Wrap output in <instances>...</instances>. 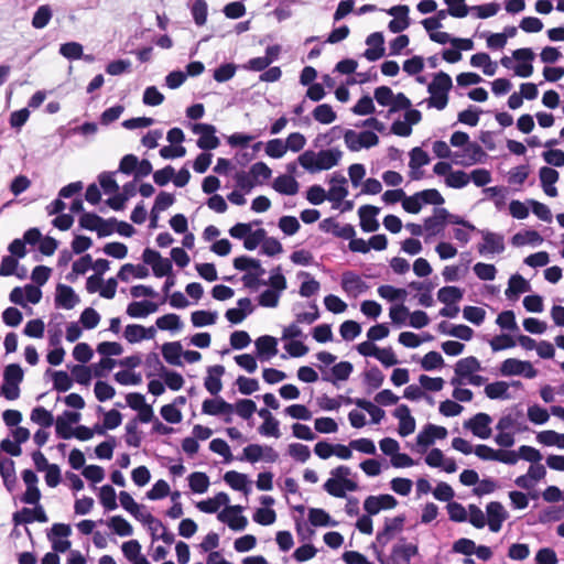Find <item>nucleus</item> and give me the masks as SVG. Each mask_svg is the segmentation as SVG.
<instances>
[{
  "instance_id": "nucleus-31",
  "label": "nucleus",
  "mask_w": 564,
  "mask_h": 564,
  "mask_svg": "<svg viewBox=\"0 0 564 564\" xmlns=\"http://www.w3.org/2000/svg\"><path fill=\"white\" fill-rule=\"evenodd\" d=\"M188 486L195 494H204L209 487V478L205 473L194 471L188 476Z\"/></svg>"
},
{
  "instance_id": "nucleus-47",
  "label": "nucleus",
  "mask_w": 564,
  "mask_h": 564,
  "mask_svg": "<svg viewBox=\"0 0 564 564\" xmlns=\"http://www.w3.org/2000/svg\"><path fill=\"white\" fill-rule=\"evenodd\" d=\"M59 54L69 61L80 59L83 45L77 42H67L59 46Z\"/></svg>"
},
{
  "instance_id": "nucleus-35",
  "label": "nucleus",
  "mask_w": 564,
  "mask_h": 564,
  "mask_svg": "<svg viewBox=\"0 0 564 564\" xmlns=\"http://www.w3.org/2000/svg\"><path fill=\"white\" fill-rule=\"evenodd\" d=\"M312 115L317 122L323 124H329L334 122L337 118L336 112L328 104H322L316 106Z\"/></svg>"
},
{
  "instance_id": "nucleus-17",
  "label": "nucleus",
  "mask_w": 564,
  "mask_h": 564,
  "mask_svg": "<svg viewBox=\"0 0 564 564\" xmlns=\"http://www.w3.org/2000/svg\"><path fill=\"white\" fill-rule=\"evenodd\" d=\"M258 357L261 360H269L278 354V340L275 337L270 335H263L254 341Z\"/></svg>"
},
{
  "instance_id": "nucleus-27",
  "label": "nucleus",
  "mask_w": 564,
  "mask_h": 564,
  "mask_svg": "<svg viewBox=\"0 0 564 564\" xmlns=\"http://www.w3.org/2000/svg\"><path fill=\"white\" fill-rule=\"evenodd\" d=\"M229 496L221 491L218 492L214 498L199 501L196 507L199 511L205 513H215L218 511L220 506H227L229 503Z\"/></svg>"
},
{
  "instance_id": "nucleus-51",
  "label": "nucleus",
  "mask_w": 564,
  "mask_h": 564,
  "mask_svg": "<svg viewBox=\"0 0 564 564\" xmlns=\"http://www.w3.org/2000/svg\"><path fill=\"white\" fill-rule=\"evenodd\" d=\"M119 500L121 507L134 518H139V511L145 508L144 506L137 503L132 496L127 491H120Z\"/></svg>"
},
{
  "instance_id": "nucleus-57",
  "label": "nucleus",
  "mask_w": 564,
  "mask_h": 564,
  "mask_svg": "<svg viewBox=\"0 0 564 564\" xmlns=\"http://www.w3.org/2000/svg\"><path fill=\"white\" fill-rule=\"evenodd\" d=\"M469 175L460 170L451 172L445 180L446 185L452 188H463L469 183Z\"/></svg>"
},
{
  "instance_id": "nucleus-24",
  "label": "nucleus",
  "mask_w": 564,
  "mask_h": 564,
  "mask_svg": "<svg viewBox=\"0 0 564 564\" xmlns=\"http://www.w3.org/2000/svg\"><path fill=\"white\" fill-rule=\"evenodd\" d=\"M158 311V304L151 301L131 302L127 307V314L132 318H143Z\"/></svg>"
},
{
  "instance_id": "nucleus-5",
  "label": "nucleus",
  "mask_w": 564,
  "mask_h": 564,
  "mask_svg": "<svg viewBox=\"0 0 564 564\" xmlns=\"http://www.w3.org/2000/svg\"><path fill=\"white\" fill-rule=\"evenodd\" d=\"M492 419L489 414L479 412L464 422V427L469 430L475 436L487 440L491 435L490 424Z\"/></svg>"
},
{
  "instance_id": "nucleus-3",
  "label": "nucleus",
  "mask_w": 564,
  "mask_h": 564,
  "mask_svg": "<svg viewBox=\"0 0 564 564\" xmlns=\"http://www.w3.org/2000/svg\"><path fill=\"white\" fill-rule=\"evenodd\" d=\"M419 553L416 544L399 543L393 545L388 558L378 557L381 564H409L411 558Z\"/></svg>"
},
{
  "instance_id": "nucleus-52",
  "label": "nucleus",
  "mask_w": 564,
  "mask_h": 564,
  "mask_svg": "<svg viewBox=\"0 0 564 564\" xmlns=\"http://www.w3.org/2000/svg\"><path fill=\"white\" fill-rule=\"evenodd\" d=\"M523 360L516 358L506 359L500 367L502 376H520L523 372Z\"/></svg>"
},
{
  "instance_id": "nucleus-64",
  "label": "nucleus",
  "mask_w": 564,
  "mask_h": 564,
  "mask_svg": "<svg viewBox=\"0 0 564 564\" xmlns=\"http://www.w3.org/2000/svg\"><path fill=\"white\" fill-rule=\"evenodd\" d=\"M444 365V359L442 355L437 351H430L425 354V356L421 360V367L426 370L431 371L436 368H440Z\"/></svg>"
},
{
  "instance_id": "nucleus-28",
  "label": "nucleus",
  "mask_w": 564,
  "mask_h": 564,
  "mask_svg": "<svg viewBox=\"0 0 564 564\" xmlns=\"http://www.w3.org/2000/svg\"><path fill=\"white\" fill-rule=\"evenodd\" d=\"M308 521L314 527H336L337 522L324 510L311 508L308 510Z\"/></svg>"
},
{
  "instance_id": "nucleus-55",
  "label": "nucleus",
  "mask_w": 564,
  "mask_h": 564,
  "mask_svg": "<svg viewBox=\"0 0 564 564\" xmlns=\"http://www.w3.org/2000/svg\"><path fill=\"white\" fill-rule=\"evenodd\" d=\"M351 111L357 116H367L376 111L373 100L369 95L362 96L352 107Z\"/></svg>"
},
{
  "instance_id": "nucleus-61",
  "label": "nucleus",
  "mask_w": 564,
  "mask_h": 564,
  "mask_svg": "<svg viewBox=\"0 0 564 564\" xmlns=\"http://www.w3.org/2000/svg\"><path fill=\"white\" fill-rule=\"evenodd\" d=\"M95 395L98 401L105 402L112 399L116 394V390L112 386L105 381L98 380L94 388Z\"/></svg>"
},
{
  "instance_id": "nucleus-38",
  "label": "nucleus",
  "mask_w": 564,
  "mask_h": 564,
  "mask_svg": "<svg viewBox=\"0 0 564 564\" xmlns=\"http://www.w3.org/2000/svg\"><path fill=\"white\" fill-rule=\"evenodd\" d=\"M383 380H384V375L376 366H373L370 369H368L367 371H365L364 381L369 388L368 392L379 389L382 386Z\"/></svg>"
},
{
  "instance_id": "nucleus-56",
  "label": "nucleus",
  "mask_w": 564,
  "mask_h": 564,
  "mask_svg": "<svg viewBox=\"0 0 564 564\" xmlns=\"http://www.w3.org/2000/svg\"><path fill=\"white\" fill-rule=\"evenodd\" d=\"M463 317L466 321L479 326L485 321L486 311L478 306H465L463 310Z\"/></svg>"
},
{
  "instance_id": "nucleus-58",
  "label": "nucleus",
  "mask_w": 564,
  "mask_h": 564,
  "mask_svg": "<svg viewBox=\"0 0 564 564\" xmlns=\"http://www.w3.org/2000/svg\"><path fill=\"white\" fill-rule=\"evenodd\" d=\"M267 284L270 285L271 290L276 291L279 294H281L286 289V279L282 274L280 267H276L272 270Z\"/></svg>"
},
{
  "instance_id": "nucleus-46",
  "label": "nucleus",
  "mask_w": 564,
  "mask_h": 564,
  "mask_svg": "<svg viewBox=\"0 0 564 564\" xmlns=\"http://www.w3.org/2000/svg\"><path fill=\"white\" fill-rule=\"evenodd\" d=\"M53 388L58 392H66L73 386V378L63 370L52 372Z\"/></svg>"
},
{
  "instance_id": "nucleus-2",
  "label": "nucleus",
  "mask_w": 564,
  "mask_h": 564,
  "mask_svg": "<svg viewBox=\"0 0 564 564\" xmlns=\"http://www.w3.org/2000/svg\"><path fill=\"white\" fill-rule=\"evenodd\" d=\"M453 87L451 76L445 72H438L434 75L433 80L427 86L431 97L427 99L429 107L443 110L448 102V91Z\"/></svg>"
},
{
  "instance_id": "nucleus-34",
  "label": "nucleus",
  "mask_w": 564,
  "mask_h": 564,
  "mask_svg": "<svg viewBox=\"0 0 564 564\" xmlns=\"http://www.w3.org/2000/svg\"><path fill=\"white\" fill-rule=\"evenodd\" d=\"M99 500L107 511L118 508L116 490L110 485H104L99 490Z\"/></svg>"
},
{
  "instance_id": "nucleus-37",
  "label": "nucleus",
  "mask_w": 564,
  "mask_h": 564,
  "mask_svg": "<svg viewBox=\"0 0 564 564\" xmlns=\"http://www.w3.org/2000/svg\"><path fill=\"white\" fill-rule=\"evenodd\" d=\"M218 317L217 312H210V311H195L191 315V321L193 326L195 327H204L207 325H213L216 323Z\"/></svg>"
},
{
  "instance_id": "nucleus-62",
  "label": "nucleus",
  "mask_w": 564,
  "mask_h": 564,
  "mask_svg": "<svg viewBox=\"0 0 564 564\" xmlns=\"http://www.w3.org/2000/svg\"><path fill=\"white\" fill-rule=\"evenodd\" d=\"M474 272L482 281H492L496 278L497 269L494 264L478 262L474 265Z\"/></svg>"
},
{
  "instance_id": "nucleus-1",
  "label": "nucleus",
  "mask_w": 564,
  "mask_h": 564,
  "mask_svg": "<svg viewBox=\"0 0 564 564\" xmlns=\"http://www.w3.org/2000/svg\"><path fill=\"white\" fill-rule=\"evenodd\" d=\"M341 155L343 153L338 149L321 150L317 153L312 150H306L297 158V162L308 173L315 174L336 166Z\"/></svg>"
},
{
  "instance_id": "nucleus-41",
  "label": "nucleus",
  "mask_w": 564,
  "mask_h": 564,
  "mask_svg": "<svg viewBox=\"0 0 564 564\" xmlns=\"http://www.w3.org/2000/svg\"><path fill=\"white\" fill-rule=\"evenodd\" d=\"M52 9L48 4H43L36 9L32 18V26L34 29L45 28L52 19Z\"/></svg>"
},
{
  "instance_id": "nucleus-20",
  "label": "nucleus",
  "mask_w": 564,
  "mask_h": 564,
  "mask_svg": "<svg viewBox=\"0 0 564 564\" xmlns=\"http://www.w3.org/2000/svg\"><path fill=\"white\" fill-rule=\"evenodd\" d=\"M354 370V366L349 361H340L330 369V375L323 372L322 379L336 384V381H346Z\"/></svg>"
},
{
  "instance_id": "nucleus-14",
  "label": "nucleus",
  "mask_w": 564,
  "mask_h": 564,
  "mask_svg": "<svg viewBox=\"0 0 564 564\" xmlns=\"http://www.w3.org/2000/svg\"><path fill=\"white\" fill-rule=\"evenodd\" d=\"M321 230L325 232H332L335 237L341 239H350L356 236V231L352 225L345 224L340 225L333 218H326L319 223Z\"/></svg>"
},
{
  "instance_id": "nucleus-21",
  "label": "nucleus",
  "mask_w": 564,
  "mask_h": 564,
  "mask_svg": "<svg viewBox=\"0 0 564 564\" xmlns=\"http://www.w3.org/2000/svg\"><path fill=\"white\" fill-rule=\"evenodd\" d=\"M224 480L234 490L241 491L245 495H248L251 491L250 481L246 474H241L236 470H229L225 474Z\"/></svg>"
},
{
  "instance_id": "nucleus-60",
  "label": "nucleus",
  "mask_w": 564,
  "mask_h": 564,
  "mask_svg": "<svg viewBox=\"0 0 564 564\" xmlns=\"http://www.w3.org/2000/svg\"><path fill=\"white\" fill-rule=\"evenodd\" d=\"M339 333L343 339L352 340L361 333V326L355 321H345L339 327Z\"/></svg>"
},
{
  "instance_id": "nucleus-29",
  "label": "nucleus",
  "mask_w": 564,
  "mask_h": 564,
  "mask_svg": "<svg viewBox=\"0 0 564 564\" xmlns=\"http://www.w3.org/2000/svg\"><path fill=\"white\" fill-rule=\"evenodd\" d=\"M542 241H543V238L535 230H525V231L517 232L511 239V243L517 247L524 246V245L538 246V245L542 243Z\"/></svg>"
},
{
  "instance_id": "nucleus-44",
  "label": "nucleus",
  "mask_w": 564,
  "mask_h": 564,
  "mask_svg": "<svg viewBox=\"0 0 564 564\" xmlns=\"http://www.w3.org/2000/svg\"><path fill=\"white\" fill-rule=\"evenodd\" d=\"M234 411L243 420H249L257 411V404L251 399H241L234 404Z\"/></svg>"
},
{
  "instance_id": "nucleus-23",
  "label": "nucleus",
  "mask_w": 564,
  "mask_h": 564,
  "mask_svg": "<svg viewBox=\"0 0 564 564\" xmlns=\"http://www.w3.org/2000/svg\"><path fill=\"white\" fill-rule=\"evenodd\" d=\"M481 370V365L479 360L474 357L469 356L463 359H459L455 365V375L459 378H468L474 372Z\"/></svg>"
},
{
  "instance_id": "nucleus-11",
  "label": "nucleus",
  "mask_w": 564,
  "mask_h": 564,
  "mask_svg": "<svg viewBox=\"0 0 564 564\" xmlns=\"http://www.w3.org/2000/svg\"><path fill=\"white\" fill-rule=\"evenodd\" d=\"M202 411L204 414L208 415L228 414V416L225 417V422L230 423L232 421L230 414L234 412V404L228 403L221 398L206 399L203 402Z\"/></svg>"
},
{
  "instance_id": "nucleus-12",
  "label": "nucleus",
  "mask_w": 564,
  "mask_h": 564,
  "mask_svg": "<svg viewBox=\"0 0 564 564\" xmlns=\"http://www.w3.org/2000/svg\"><path fill=\"white\" fill-rule=\"evenodd\" d=\"M329 183L330 188L326 194V198L338 205L348 195V189L346 187L347 180L343 174L334 173L329 180Z\"/></svg>"
},
{
  "instance_id": "nucleus-8",
  "label": "nucleus",
  "mask_w": 564,
  "mask_h": 564,
  "mask_svg": "<svg viewBox=\"0 0 564 564\" xmlns=\"http://www.w3.org/2000/svg\"><path fill=\"white\" fill-rule=\"evenodd\" d=\"M405 520V514H399L394 518H386L383 529L377 533V542L382 546L387 545L394 532L403 530Z\"/></svg>"
},
{
  "instance_id": "nucleus-50",
  "label": "nucleus",
  "mask_w": 564,
  "mask_h": 564,
  "mask_svg": "<svg viewBox=\"0 0 564 564\" xmlns=\"http://www.w3.org/2000/svg\"><path fill=\"white\" fill-rule=\"evenodd\" d=\"M73 381L83 386H88L91 381L93 373L91 369L85 365H75L70 369Z\"/></svg>"
},
{
  "instance_id": "nucleus-18",
  "label": "nucleus",
  "mask_w": 564,
  "mask_h": 564,
  "mask_svg": "<svg viewBox=\"0 0 564 564\" xmlns=\"http://www.w3.org/2000/svg\"><path fill=\"white\" fill-rule=\"evenodd\" d=\"M340 284L347 293L361 294L369 289L368 284L354 271L344 272Z\"/></svg>"
},
{
  "instance_id": "nucleus-7",
  "label": "nucleus",
  "mask_w": 564,
  "mask_h": 564,
  "mask_svg": "<svg viewBox=\"0 0 564 564\" xmlns=\"http://www.w3.org/2000/svg\"><path fill=\"white\" fill-rule=\"evenodd\" d=\"M488 527L491 532H499L509 513L501 502L491 501L486 507Z\"/></svg>"
},
{
  "instance_id": "nucleus-43",
  "label": "nucleus",
  "mask_w": 564,
  "mask_h": 564,
  "mask_svg": "<svg viewBox=\"0 0 564 564\" xmlns=\"http://www.w3.org/2000/svg\"><path fill=\"white\" fill-rule=\"evenodd\" d=\"M299 276H304L308 279L307 281H304L300 286L299 293L301 296L310 297L319 291V282L311 278V274L308 272L302 271L299 273Z\"/></svg>"
},
{
  "instance_id": "nucleus-33",
  "label": "nucleus",
  "mask_w": 564,
  "mask_h": 564,
  "mask_svg": "<svg viewBox=\"0 0 564 564\" xmlns=\"http://www.w3.org/2000/svg\"><path fill=\"white\" fill-rule=\"evenodd\" d=\"M108 527L119 536H130L133 533L132 525L121 516L111 517Z\"/></svg>"
},
{
  "instance_id": "nucleus-39",
  "label": "nucleus",
  "mask_w": 564,
  "mask_h": 564,
  "mask_svg": "<svg viewBox=\"0 0 564 564\" xmlns=\"http://www.w3.org/2000/svg\"><path fill=\"white\" fill-rule=\"evenodd\" d=\"M355 404L359 409H362L369 413V415L371 416V422L373 424L380 423V421L384 417V411L366 399H357V401H355Z\"/></svg>"
},
{
  "instance_id": "nucleus-16",
  "label": "nucleus",
  "mask_w": 564,
  "mask_h": 564,
  "mask_svg": "<svg viewBox=\"0 0 564 564\" xmlns=\"http://www.w3.org/2000/svg\"><path fill=\"white\" fill-rule=\"evenodd\" d=\"M447 209L444 207H435L433 216L424 219V230L430 236L438 235L446 225Z\"/></svg>"
},
{
  "instance_id": "nucleus-45",
  "label": "nucleus",
  "mask_w": 564,
  "mask_h": 564,
  "mask_svg": "<svg viewBox=\"0 0 564 564\" xmlns=\"http://www.w3.org/2000/svg\"><path fill=\"white\" fill-rule=\"evenodd\" d=\"M249 174L256 184H261L262 181H267L272 175V170L264 162H257L251 165Z\"/></svg>"
},
{
  "instance_id": "nucleus-6",
  "label": "nucleus",
  "mask_w": 564,
  "mask_h": 564,
  "mask_svg": "<svg viewBox=\"0 0 564 564\" xmlns=\"http://www.w3.org/2000/svg\"><path fill=\"white\" fill-rule=\"evenodd\" d=\"M512 57L519 62V64L513 67L514 74L522 78L530 77L533 73L532 61L535 57L532 48L523 47L514 50Z\"/></svg>"
},
{
  "instance_id": "nucleus-22",
  "label": "nucleus",
  "mask_w": 564,
  "mask_h": 564,
  "mask_svg": "<svg viewBox=\"0 0 564 564\" xmlns=\"http://www.w3.org/2000/svg\"><path fill=\"white\" fill-rule=\"evenodd\" d=\"M531 290L530 283L520 274H514L509 279L506 296L509 300H517L522 293Z\"/></svg>"
},
{
  "instance_id": "nucleus-4",
  "label": "nucleus",
  "mask_w": 564,
  "mask_h": 564,
  "mask_svg": "<svg viewBox=\"0 0 564 564\" xmlns=\"http://www.w3.org/2000/svg\"><path fill=\"white\" fill-rule=\"evenodd\" d=\"M195 134H199L197 147L202 150H214L219 147L220 141L216 137V127L209 123H195L192 128Z\"/></svg>"
},
{
  "instance_id": "nucleus-54",
  "label": "nucleus",
  "mask_w": 564,
  "mask_h": 564,
  "mask_svg": "<svg viewBox=\"0 0 564 564\" xmlns=\"http://www.w3.org/2000/svg\"><path fill=\"white\" fill-rule=\"evenodd\" d=\"M207 10H208V6L205 0H195V2L193 3V6L191 8V12H192L194 22L198 26H202L206 23Z\"/></svg>"
},
{
  "instance_id": "nucleus-53",
  "label": "nucleus",
  "mask_w": 564,
  "mask_h": 564,
  "mask_svg": "<svg viewBox=\"0 0 564 564\" xmlns=\"http://www.w3.org/2000/svg\"><path fill=\"white\" fill-rule=\"evenodd\" d=\"M429 154L419 147H415L410 152L409 166L411 170L420 169L430 163Z\"/></svg>"
},
{
  "instance_id": "nucleus-49",
  "label": "nucleus",
  "mask_w": 564,
  "mask_h": 564,
  "mask_svg": "<svg viewBox=\"0 0 564 564\" xmlns=\"http://www.w3.org/2000/svg\"><path fill=\"white\" fill-rule=\"evenodd\" d=\"M289 455L299 463H305L311 457V451L307 445L302 443H292L288 447Z\"/></svg>"
},
{
  "instance_id": "nucleus-40",
  "label": "nucleus",
  "mask_w": 564,
  "mask_h": 564,
  "mask_svg": "<svg viewBox=\"0 0 564 564\" xmlns=\"http://www.w3.org/2000/svg\"><path fill=\"white\" fill-rule=\"evenodd\" d=\"M333 478L339 480L348 491H356L358 489V484L347 476L350 475V468L345 465H340L332 470Z\"/></svg>"
},
{
  "instance_id": "nucleus-9",
  "label": "nucleus",
  "mask_w": 564,
  "mask_h": 564,
  "mask_svg": "<svg viewBox=\"0 0 564 564\" xmlns=\"http://www.w3.org/2000/svg\"><path fill=\"white\" fill-rule=\"evenodd\" d=\"M481 234L484 243L478 245V252L485 253H501L505 250L503 237L501 235L488 231L476 230Z\"/></svg>"
},
{
  "instance_id": "nucleus-13",
  "label": "nucleus",
  "mask_w": 564,
  "mask_h": 564,
  "mask_svg": "<svg viewBox=\"0 0 564 564\" xmlns=\"http://www.w3.org/2000/svg\"><path fill=\"white\" fill-rule=\"evenodd\" d=\"M79 296L75 293L72 286L66 284H57L55 294L56 307L72 310L79 303Z\"/></svg>"
},
{
  "instance_id": "nucleus-10",
  "label": "nucleus",
  "mask_w": 564,
  "mask_h": 564,
  "mask_svg": "<svg viewBox=\"0 0 564 564\" xmlns=\"http://www.w3.org/2000/svg\"><path fill=\"white\" fill-rule=\"evenodd\" d=\"M366 44L369 46L365 52L364 56L369 62H376L384 56V36L382 32H373L366 39Z\"/></svg>"
},
{
  "instance_id": "nucleus-19",
  "label": "nucleus",
  "mask_w": 564,
  "mask_h": 564,
  "mask_svg": "<svg viewBox=\"0 0 564 564\" xmlns=\"http://www.w3.org/2000/svg\"><path fill=\"white\" fill-rule=\"evenodd\" d=\"M207 371L208 376L204 380V387L210 394L216 395L223 388L220 377L225 373V367L221 365H215L208 367Z\"/></svg>"
},
{
  "instance_id": "nucleus-42",
  "label": "nucleus",
  "mask_w": 564,
  "mask_h": 564,
  "mask_svg": "<svg viewBox=\"0 0 564 564\" xmlns=\"http://www.w3.org/2000/svg\"><path fill=\"white\" fill-rule=\"evenodd\" d=\"M378 294L390 302L404 301L408 293L404 289H398L392 285H380L378 288Z\"/></svg>"
},
{
  "instance_id": "nucleus-25",
  "label": "nucleus",
  "mask_w": 564,
  "mask_h": 564,
  "mask_svg": "<svg viewBox=\"0 0 564 564\" xmlns=\"http://www.w3.org/2000/svg\"><path fill=\"white\" fill-rule=\"evenodd\" d=\"M272 187L282 195H295L299 192L300 185L292 175L284 174L274 180Z\"/></svg>"
},
{
  "instance_id": "nucleus-15",
  "label": "nucleus",
  "mask_w": 564,
  "mask_h": 564,
  "mask_svg": "<svg viewBox=\"0 0 564 564\" xmlns=\"http://www.w3.org/2000/svg\"><path fill=\"white\" fill-rule=\"evenodd\" d=\"M380 208L373 205H364L359 207L358 215L360 218V227L365 232H373L379 228L377 215Z\"/></svg>"
},
{
  "instance_id": "nucleus-59",
  "label": "nucleus",
  "mask_w": 564,
  "mask_h": 564,
  "mask_svg": "<svg viewBox=\"0 0 564 564\" xmlns=\"http://www.w3.org/2000/svg\"><path fill=\"white\" fill-rule=\"evenodd\" d=\"M24 372L19 364H10L3 370V381L21 383L23 381Z\"/></svg>"
},
{
  "instance_id": "nucleus-48",
  "label": "nucleus",
  "mask_w": 564,
  "mask_h": 564,
  "mask_svg": "<svg viewBox=\"0 0 564 564\" xmlns=\"http://www.w3.org/2000/svg\"><path fill=\"white\" fill-rule=\"evenodd\" d=\"M31 420L42 427H50L54 423L52 413L43 406H37L32 410Z\"/></svg>"
},
{
  "instance_id": "nucleus-32",
  "label": "nucleus",
  "mask_w": 564,
  "mask_h": 564,
  "mask_svg": "<svg viewBox=\"0 0 564 564\" xmlns=\"http://www.w3.org/2000/svg\"><path fill=\"white\" fill-rule=\"evenodd\" d=\"M464 291L458 286H443L437 292V300L446 305L463 299Z\"/></svg>"
},
{
  "instance_id": "nucleus-36",
  "label": "nucleus",
  "mask_w": 564,
  "mask_h": 564,
  "mask_svg": "<svg viewBox=\"0 0 564 564\" xmlns=\"http://www.w3.org/2000/svg\"><path fill=\"white\" fill-rule=\"evenodd\" d=\"M156 327L161 330H180L183 326L181 317L174 313L165 314L155 322Z\"/></svg>"
},
{
  "instance_id": "nucleus-30",
  "label": "nucleus",
  "mask_w": 564,
  "mask_h": 564,
  "mask_svg": "<svg viewBox=\"0 0 564 564\" xmlns=\"http://www.w3.org/2000/svg\"><path fill=\"white\" fill-rule=\"evenodd\" d=\"M508 389L509 384L507 382L496 381L485 387V393L491 400H508L511 398L510 393L508 392Z\"/></svg>"
},
{
  "instance_id": "nucleus-63",
  "label": "nucleus",
  "mask_w": 564,
  "mask_h": 564,
  "mask_svg": "<svg viewBox=\"0 0 564 564\" xmlns=\"http://www.w3.org/2000/svg\"><path fill=\"white\" fill-rule=\"evenodd\" d=\"M236 384L238 387L239 392L245 395H250L259 390V382L254 378L239 376L236 380Z\"/></svg>"
},
{
  "instance_id": "nucleus-26",
  "label": "nucleus",
  "mask_w": 564,
  "mask_h": 564,
  "mask_svg": "<svg viewBox=\"0 0 564 564\" xmlns=\"http://www.w3.org/2000/svg\"><path fill=\"white\" fill-rule=\"evenodd\" d=\"M162 355L165 361L173 366H183L181 357L183 347L180 341H170L162 345Z\"/></svg>"
}]
</instances>
